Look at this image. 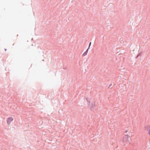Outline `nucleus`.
<instances>
[{"label": "nucleus", "mask_w": 150, "mask_h": 150, "mask_svg": "<svg viewBox=\"0 0 150 150\" xmlns=\"http://www.w3.org/2000/svg\"><path fill=\"white\" fill-rule=\"evenodd\" d=\"M88 103H89L88 105L90 108H94L96 106V103L95 102L92 101L91 102H90L89 101Z\"/></svg>", "instance_id": "f257e3e1"}, {"label": "nucleus", "mask_w": 150, "mask_h": 150, "mask_svg": "<svg viewBox=\"0 0 150 150\" xmlns=\"http://www.w3.org/2000/svg\"><path fill=\"white\" fill-rule=\"evenodd\" d=\"M129 136L128 135H125L123 138V141L126 143L129 142Z\"/></svg>", "instance_id": "f03ea898"}, {"label": "nucleus", "mask_w": 150, "mask_h": 150, "mask_svg": "<svg viewBox=\"0 0 150 150\" xmlns=\"http://www.w3.org/2000/svg\"><path fill=\"white\" fill-rule=\"evenodd\" d=\"M13 120V118L11 117H9L8 118L7 120L8 124H10L11 123V122Z\"/></svg>", "instance_id": "7ed1b4c3"}, {"label": "nucleus", "mask_w": 150, "mask_h": 150, "mask_svg": "<svg viewBox=\"0 0 150 150\" xmlns=\"http://www.w3.org/2000/svg\"><path fill=\"white\" fill-rule=\"evenodd\" d=\"M150 128V125H146L144 126V130H148Z\"/></svg>", "instance_id": "20e7f679"}, {"label": "nucleus", "mask_w": 150, "mask_h": 150, "mask_svg": "<svg viewBox=\"0 0 150 150\" xmlns=\"http://www.w3.org/2000/svg\"><path fill=\"white\" fill-rule=\"evenodd\" d=\"M89 49L88 48V49L86 50V51L83 53V54L82 55L83 56H85L87 55Z\"/></svg>", "instance_id": "39448f33"}, {"label": "nucleus", "mask_w": 150, "mask_h": 150, "mask_svg": "<svg viewBox=\"0 0 150 150\" xmlns=\"http://www.w3.org/2000/svg\"><path fill=\"white\" fill-rule=\"evenodd\" d=\"M112 85V84H111L108 87V88L111 89L112 88V87H111Z\"/></svg>", "instance_id": "423d86ee"}, {"label": "nucleus", "mask_w": 150, "mask_h": 150, "mask_svg": "<svg viewBox=\"0 0 150 150\" xmlns=\"http://www.w3.org/2000/svg\"><path fill=\"white\" fill-rule=\"evenodd\" d=\"M141 52L139 53V54L138 55H137V57L136 58H137L139 56H140L141 55Z\"/></svg>", "instance_id": "0eeeda50"}, {"label": "nucleus", "mask_w": 150, "mask_h": 150, "mask_svg": "<svg viewBox=\"0 0 150 150\" xmlns=\"http://www.w3.org/2000/svg\"><path fill=\"white\" fill-rule=\"evenodd\" d=\"M91 42H90V43H89V47H88V48L89 49L90 48V46L91 45Z\"/></svg>", "instance_id": "6e6552de"}, {"label": "nucleus", "mask_w": 150, "mask_h": 150, "mask_svg": "<svg viewBox=\"0 0 150 150\" xmlns=\"http://www.w3.org/2000/svg\"><path fill=\"white\" fill-rule=\"evenodd\" d=\"M5 51H6L7 50V49H5Z\"/></svg>", "instance_id": "1a4fd4ad"}]
</instances>
